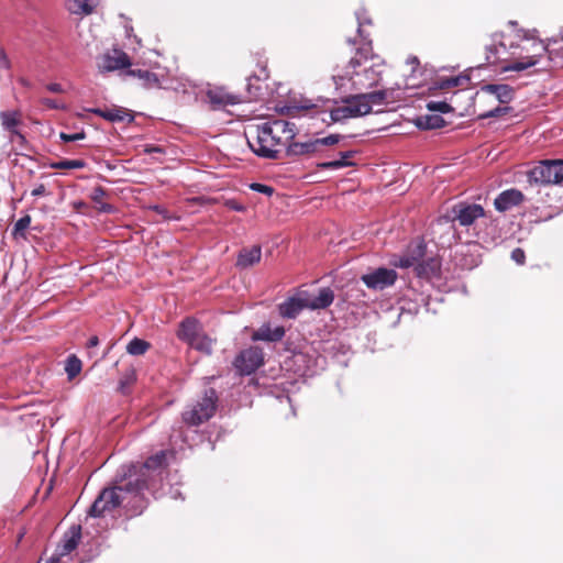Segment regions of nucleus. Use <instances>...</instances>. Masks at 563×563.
<instances>
[{"instance_id": "1", "label": "nucleus", "mask_w": 563, "mask_h": 563, "mask_svg": "<svg viewBox=\"0 0 563 563\" xmlns=\"http://www.w3.org/2000/svg\"><path fill=\"white\" fill-rule=\"evenodd\" d=\"M358 23V35L366 41L365 46L357 49L354 57L345 67L333 75V80L338 89L343 91H362L375 87L382 78L383 62L371 54V41L364 34L363 27L371 24L365 10H358L356 13Z\"/></svg>"}, {"instance_id": "2", "label": "nucleus", "mask_w": 563, "mask_h": 563, "mask_svg": "<svg viewBox=\"0 0 563 563\" xmlns=\"http://www.w3.org/2000/svg\"><path fill=\"white\" fill-rule=\"evenodd\" d=\"M164 462L165 453L159 452L148 457L146 462L139 467V470L133 465L132 468L134 470V473L139 472L140 477L134 482L130 481L124 486L104 488L91 505L89 516L103 517L121 506L125 499L124 494L133 493L137 495L141 490L148 489L151 487L150 478H152V473L161 468Z\"/></svg>"}, {"instance_id": "3", "label": "nucleus", "mask_w": 563, "mask_h": 563, "mask_svg": "<svg viewBox=\"0 0 563 563\" xmlns=\"http://www.w3.org/2000/svg\"><path fill=\"white\" fill-rule=\"evenodd\" d=\"M296 135V125L285 120H274L257 128L256 136L247 139L249 146L260 157L277 158L280 147L287 146Z\"/></svg>"}, {"instance_id": "4", "label": "nucleus", "mask_w": 563, "mask_h": 563, "mask_svg": "<svg viewBox=\"0 0 563 563\" xmlns=\"http://www.w3.org/2000/svg\"><path fill=\"white\" fill-rule=\"evenodd\" d=\"M548 52L547 45L526 31H519L510 40L512 63L503 65L504 71H521L539 63L540 57Z\"/></svg>"}, {"instance_id": "5", "label": "nucleus", "mask_w": 563, "mask_h": 563, "mask_svg": "<svg viewBox=\"0 0 563 563\" xmlns=\"http://www.w3.org/2000/svg\"><path fill=\"white\" fill-rule=\"evenodd\" d=\"M398 88H387L367 93H356L347 99L355 118L372 112L375 106H387L398 100Z\"/></svg>"}, {"instance_id": "6", "label": "nucleus", "mask_w": 563, "mask_h": 563, "mask_svg": "<svg viewBox=\"0 0 563 563\" xmlns=\"http://www.w3.org/2000/svg\"><path fill=\"white\" fill-rule=\"evenodd\" d=\"M217 400L218 396L214 389L206 390L201 400L183 412V421L188 426H199L209 420L214 415Z\"/></svg>"}, {"instance_id": "7", "label": "nucleus", "mask_w": 563, "mask_h": 563, "mask_svg": "<svg viewBox=\"0 0 563 563\" xmlns=\"http://www.w3.org/2000/svg\"><path fill=\"white\" fill-rule=\"evenodd\" d=\"M341 136L330 134L324 137L308 139L306 141L290 142L287 145L288 156H317L323 153L324 147L336 144Z\"/></svg>"}, {"instance_id": "8", "label": "nucleus", "mask_w": 563, "mask_h": 563, "mask_svg": "<svg viewBox=\"0 0 563 563\" xmlns=\"http://www.w3.org/2000/svg\"><path fill=\"white\" fill-rule=\"evenodd\" d=\"M530 184L550 185L563 183V161H543L528 172Z\"/></svg>"}, {"instance_id": "9", "label": "nucleus", "mask_w": 563, "mask_h": 563, "mask_svg": "<svg viewBox=\"0 0 563 563\" xmlns=\"http://www.w3.org/2000/svg\"><path fill=\"white\" fill-rule=\"evenodd\" d=\"M129 75L136 77L141 85L144 88H162V89H173L177 92L190 93L191 85L189 82H172L168 79L158 76L155 73H152L146 69H131L128 73Z\"/></svg>"}, {"instance_id": "10", "label": "nucleus", "mask_w": 563, "mask_h": 563, "mask_svg": "<svg viewBox=\"0 0 563 563\" xmlns=\"http://www.w3.org/2000/svg\"><path fill=\"white\" fill-rule=\"evenodd\" d=\"M427 245L423 240H416L411 242L406 253L402 255H393L389 260V264L395 268H413L416 267L418 261H420L426 255Z\"/></svg>"}, {"instance_id": "11", "label": "nucleus", "mask_w": 563, "mask_h": 563, "mask_svg": "<svg viewBox=\"0 0 563 563\" xmlns=\"http://www.w3.org/2000/svg\"><path fill=\"white\" fill-rule=\"evenodd\" d=\"M264 363L263 350L251 346L242 351L234 361V366L241 375H251Z\"/></svg>"}, {"instance_id": "12", "label": "nucleus", "mask_w": 563, "mask_h": 563, "mask_svg": "<svg viewBox=\"0 0 563 563\" xmlns=\"http://www.w3.org/2000/svg\"><path fill=\"white\" fill-rule=\"evenodd\" d=\"M510 40H504L501 34H494L492 37L493 43L487 46V60L492 64H511L512 54L510 53Z\"/></svg>"}, {"instance_id": "13", "label": "nucleus", "mask_w": 563, "mask_h": 563, "mask_svg": "<svg viewBox=\"0 0 563 563\" xmlns=\"http://www.w3.org/2000/svg\"><path fill=\"white\" fill-rule=\"evenodd\" d=\"M130 65L131 63L129 56L119 49L103 54L98 62V68L100 71H113L126 68Z\"/></svg>"}, {"instance_id": "14", "label": "nucleus", "mask_w": 563, "mask_h": 563, "mask_svg": "<svg viewBox=\"0 0 563 563\" xmlns=\"http://www.w3.org/2000/svg\"><path fill=\"white\" fill-rule=\"evenodd\" d=\"M454 219L463 227L474 223L478 218L484 217V209L476 203H459L453 208Z\"/></svg>"}, {"instance_id": "15", "label": "nucleus", "mask_w": 563, "mask_h": 563, "mask_svg": "<svg viewBox=\"0 0 563 563\" xmlns=\"http://www.w3.org/2000/svg\"><path fill=\"white\" fill-rule=\"evenodd\" d=\"M206 96L213 109L234 106L241 102L239 96L228 92L223 87H211L207 90Z\"/></svg>"}, {"instance_id": "16", "label": "nucleus", "mask_w": 563, "mask_h": 563, "mask_svg": "<svg viewBox=\"0 0 563 563\" xmlns=\"http://www.w3.org/2000/svg\"><path fill=\"white\" fill-rule=\"evenodd\" d=\"M305 308H308L306 291L297 292L278 306L280 316L288 319L296 318Z\"/></svg>"}, {"instance_id": "17", "label": "nucleus", "mask_w": 563, "mask_h": 563, "mask_svg": "<svg viewBox=\"0 0 563 563\" xmlns=\"http://www.w3.org/2000/svg\"><path fill=\"white\" fill-rule=\"evenodd\" d=\"M441 276V261L438 257H431L427 261H418L412 277L419 279H433Z\"/></svg>"}, {"instance_id": "18", "label": "nucleus", "mask_w": 563, "mask_h": 563, "mask_svg": "<svg viewBox=\"0 0 563 563\" xmlns=\"http://www.w3.org/2000/svg\"><path fill=\"white\" fill-rule=\"evenodd\" d=\"M523 200V195L518 189H507L500 192L494 201L496 210L504 212L518 206Z\"/></svg>"}, {"instance_id": "19", "label": "nucleus", "mask_w": 563, "mask_h": 563, "mask_svg": "<svg viewBox=\"0 0 563 563\" xmlns=\"http://www.w3.org/2000/svg\"><path fill=\"white\" fill-rule=\"evenodd\" d=\"M81 538V527L78 525L71 526L64 534L60 544L57 548V554L59 556L68 555L74 551Z\"/></svg>"}, {"instance_id": "20", "label": "nucleus", "mask_w": 563, "mask_h": 563, "mask_svg": "<svg viewBox=\"0 0 563 563\" xmlns=\"http://www.w3.org/2000/svg\"><path fill=\"white\" fill-rule=\"evenodd\" d=\"M91 113H95L109 122H122V121H131L133 117L130 114L128 110L121 107L113 106L111 108L100 109L92 108L89 109Z\"/></svg>"}, {"instance_id": "21", "label": "nucleus", "mask_w": 563, "mask_h": 563, "mask_svg": "<svg viewBox=\"0 0 563 563\" xmlns=\"http://www.w3.org/2000/svg\"><path fill=\"white\" fill-rule=\"evenodd\" d=\"M285 335V329L282 325L272 328L269 323L260 327L253 334V341L278 342Z\"/></svg>"}, {"instance_id": "22", "label": "nucleus", "mask_w": 563, "mask_h": 563, "mask_svg": "<svg viewBox=\"0 0 563 563\" xmlns=\"http://www.w3.org/2000/svg\"><path fill=\"white\" fill-rule=\"evenodd\" d=\"M306 298L308 302V309L318 310L329 307L334 300V294L331 288L323 287L316 296L306 292Z\"/></svg>"}, {"instance_id": "23", "label": "nucleus", "mask_w": 563, "mask_h": 563, "mask_svg": "<svg viewBox=\"0 0 563 563\" xmlns=\"http://www.w3.org/2000/svg\"><path fill=\"white\" fill-rule=\"evenodd\" d=\"M1 124L10 133L11 141L15 139L23 141V135L18 131L20 124V113L16 111H3L0 113Z\"/></svg>"}, {"instance_id": "24", "label": "nucleus", "mask_w": 563, "mask_h": 563, "mask_svg": "<svg viewBox=\"0 0 563 563\" xmlns=\"http://www.w3.org/2000/svg\"><path fill=\"white\" fill-rule=\"evenodd\" d=\"M262 257V249L260 245L244 247L240 251L236 260V266L245 269L258 263Z\"/></svg>"}, {"instance_id": "25", "label": "nucleus", "mask_w": 563, "mask_h": 563, "mask_svg": "<svg viewBox=\"0 0 563 563\" xmlns=\"http://www.w3.org/2000/svg\"><path fill=\"white\" fill-rule=\"evenodd\" d=\"M482 91L495 96L501 103H508L514 99V89L505 84L485 85L482 87Z\"/></svg>"}, {"instance_id": "26", "label": "nucleus", "mask_w": 563, "mask_h": 563, "mask_svg": "<svg viewBox=\"0 0 563 563\" xmlns=\"http://www.w3.org/2000/svg\"><path fill=\"white\" fill-rule=\"evenodd\" d=\"M200 324L197 319L188 317L181 321L179 324V329L177 331V336L179 340L190 343V341L196 338L200 332Z\"/></svg>"}, {"instance_id": "27", "label": "nucleus", "mask_w": 563, "mask_h": 563, "mask_svg": "<svg viewBox=\"0 0 563 563\" xmlns=\"http://www.w3.org/2000/svg\"><path fill=\"white\" fill-rule=\"evenodd\" d=\"M398 278H404V276H399L393 268L379 267L372 273L363 274L361 282H396Z\"/></svg>"}, {"instance_id": "28", "label": "nucleus", "mask_w": 563, "mask_h": 563, "mask_svg": "<svg viewBox=\"0 0 563 563\" xmlns=\"http://www.w3.org/2000/svg\"><path fill=\"white\" fill-rule=\"evenodd\" d=\"M98 4L99 0H67L66 2L67 10L71 14L81 16L91 14Z\"/></svg>"}, {"instance_id": "29", "label": "nucleus", "mask_w": 563, "mask_h": 563, "mask_svg": "<svg viewBox=\"0 0 563 563\" xmlns=\"http://www.w3.org/2000/svg\"><path fill=\"white\" fill-rule=\"evenodd\" d=\"M355 155L354 151H346L340 153V158L335 161L318 163L317 167L320 169H340L343 167L352 166L350 161Z\"/></svg>"}, {"instance_id": "30", "label": "nucleus", "mask_w": 563, "mask_h": 563, "mask_svg": "<svg viewBox=\"0 0 563 563\" xmlns=\"http://www.w3.org/2000/svg\"><path fill=\"white\" fill-rule=\"evenodd\" d=\"M445 121L439 114H427L418 119L417 125L421 129H440L444 126Z\"/></svg>"}, {"instance_id": "31", "label": "nucleus", "mask_w": 563, "mask_h": 563, "mask_svg": "<svg viewBox=\"0 0 563 563\" xmlns=\"http://www.w3.org/2000/svg\"><path fill=\"white\" fill-rule=\"evenodd\" d=\"M188 344L197 351L210 354L212 351L213 341L206 334L199 333Z\"/></svg>"}, {"instance_id": "32", "label": "nucleus", "mask_w": 563, "mask_h": 563, "mask_svg": "<svg viewBox=\"0 0 563 563\" xmlns=\"http://www.w3.org/2000/svg\"><path fill=\"white\" fill-rule=\"evenodd\" d=\"M331 119L335 122L343 121L350 118H355L352 112V107L350 106L347 99L343 102V104L331 110Z\"/></svg>"}, {"instance_id": "33", "label": "nucleus", "mask_w": 563, "mask_h": 563, "mask_svg": "<svg viewBox=\"0 0 563 563\" xmlns=\"http://www.w3.org/2000/svg\"><path fill=\"white\" fill-rule=\"evenodd\" d=\"M107 191L101 186H97L92 189L90 198L98 206L99 211L110 212L112 207L106 202H103V198L106 197Z\"/></svg>"}, {"instance_id": "34", "label": "nucleus", "mask_w": 563, "mask_h": 563, "mask_svg": "<svg viewBox=\"0 0 563 563\" xmlns=\"http://www.w3.org/2000/svg\"><path fill=\"white\" fill-rule=\"evenodd\" d=\"M150 346H151V344L147 341L139 339V338H134L126 345V352L130 355L139 356V355L145 354L147 352V350L150 349Z\"/></svg>"}, {"instance_id": "35", "label": "nucleus", "mask_w": 563, "mask_h": 563, "mask_svg": "<svg viewBox=\"0 0 563 563\" xmlns=\"http://www.w3.org/2000/svg\"><path fill=\"white\" fill-rule=\"evenodd\" d=\"M81 361L76 355H69L66 360L65 372L71 380L81 372Z\"/></svg>"}, {"instance_id": "36", "label": "nucleus", "mask_w": 563, "mask_h": 563, "mask_svg": "<svg viewBox=\"0 0 563 563\" xmlns=\"http://www.w3.org/2000/svg\"><path fill=\"white\" fill-rule=\"evenodd\" d=\"M470 81V78L465 75H459L445 79H440L438 82V86L440 89H446L451 87H459L467 84Z\"/></svg>"}, {"instance_id": "37", "label": "nucleus", "mask_w": 563, "mask_h": 563, "mask_svg": "<svg viewBox=\"0 0 563 563\" xmlns=\"http://www.w3.org/2000/svg\"><path fill=\"white\" fill-rule=\"evenodd\" d=\"M86 166L82 159H60L52 164L55 169H80Z\"/></svg>"}, {"instance_id": "38", "label": "nucleus", "mask_w": 563, "mask_h": 563, "mask_svg": "<svg viewBox=\"0 0 563 563\" xmlns=\"http://www.w3.org/2000/svg\"><path fill=\"white\" fill-rule=\"evenodd\" d=\"M30 223H31V217L30 216H24V217L20 218L14 223L13 234L15 236H23L24 235V231L30 227Z\"/></svg>"}, {"instance_id": "39", "label": "nucleus", "mask_w": 563, "mask_h": 563, "mask_svg": "<svg viewBox=\"0 0 563 563\" xmlns=\"http://www.w3.org/2000/svg\"><path fill=\"white\" fill-rule=\"evenodd\" d=\"M427 108L433 112L449 113L453 111V108L445 101H430L427 103Z\"/></svg>"}, {"instance_id": "40", "label": "nucleus", "mask_w": 563, "mask_h": 563, "mask_svg": "<svg viewBox=\"0 0 563 563\" xmlns=\"http://www.w3.org/2000/svg\"><path fill=\"white\" fill-rule=\"evenodd\" d=\"M41 104H43L44 107L48 108V109H60V110H64L66 107L64 103L62 102H58L54 99H51V98H42L40 100Z\"/></svg>"}, {"instance_id": "41", "label": "nucleus", "mask_w": 563, "mask_h": 563, "mask_svg": "<svg viewBox=\"0 0 563 563\" xmlns=\"http://www.w3.org/2000/svg\"><path fill=\"white\" fill-rule=\"evenodd\" d=\"M509 110H510L509 107H497V108L482 114L481 118L486 119V118L498 117V115L507 113Z\"/></svg>"}, {"instance_id": "42", "label": "nucleus", "mask_w": 563, "mask_h": 563, "mask_svg": "<svg viewBox=\"0 0 563 563\" xmlns=\"http://www.w3.org/2000/svg\"><path fill=\"white\" fill-rule=\"evenodd\" d=\"M60 139L64 142H75L85 139V132H78L74 134L60 133Z\"/></svg>"}, {"instance_id": "43", "label": "nucleus", "mask_w": 563, "mask_h": 563, "mask_svg": "<svg viewBox=\"0 0 563 563\" xmlns=\"http://www.w3.org/2000/svg\"><path fill=\"white\" fill-rule=\"evenodd\" d=\"M251 188L257 192H262L267 196H271L274 191V189L272 187L263 185V184H258V183L252 184Z\"/></svg>"}, {"instance_id": "44", "label": "nucleus", "mask_w": 563, "mask_h": 563, "mask_svg": "<svg viewBox=\"0 0 563 563\" xmlns=\"http://www.w3.org/2000/svg\"><path fill=\"white\" fill-rule=\"evenodd\" d=\"M511 258L517 263V264H523L525 263V258H526V255H525V252L522 249H515L511 251Z\"/></svg>"}, {"instance_id": "45", "label": "nucleus", "mask_w": 563, "mask_h": 563, "mask_svg": "<svg viewBox=\"0 0 563 563\" xmlns=\"http://www.w3.org/2000/svg\"><path fill=\"white\" fill-rule=\"evenodd\" d=\"M46 89L53 93H63L64 92L63 86L57 82H51V84L46 85Z\"/></svg>"}, {"instance_id": "46", "label": "nucleus", "mask_w": 563, "mask_h": 563, "mask_svg": "<svg viewBox=\"0 0 563 563\" xmlns=\"http://www.w3.org/2000/svg\"><path fill=\"white\" fill-rule=\"evenodd\" d=\"M150 208L161 214L164 219H169L168 211L163 206L155 205Z\"/></svg>"}, {"instance_id": "47", "label": "nucleus", "mask_w": 563, "mask_h": 563, "mask_svg": "<svg viewBox=\"0 0 563 563\" xmlns=\"http://www.w3.org/2000/svg\"><path fill=\"white\" fill-rule=\"evenodd\" d=\"M144 152L147 154H152V153H163L164 151L161 147L155 146V145H145Z\"/></svg>"}, {"instance_id": "48", "label": "nucleus", "mask_w": 563, "mask_h": 563, "mask_svg": "<svg viewBox=\"0 0 563 563\" xmlns=\"http://www.w3.org/2000/svg\"><path fill=\"white\" fill-rule=\"evenodd\" d=\"M45 192V187L43 185H40L37 188H34L32 190V196L36 197V196H42L44 195Z\"/></svg>"}, {"instance_id": "49", "label": "nucleus", "mask_w": 563, "mask_h": 563, "mask_svg": "<svg viewBox=\"0 0 563 563\" xmlns=\"http://www.w3.org/2000/svg\"><path fill=\"white\" fill-rule=\"evenodd\" d=\"M229 207L235 211H243L244 210V207L238 202H234V201H231L228 203Z\"/></svg>"}, {"instance_id": "50", "label": "nucleus", "mask_w": 563, "mask_h": 563, "mask_svg": "<svg viewBox=\"0 0 563 563\" xmlns=\"http://www.w3.org/2000/svg\"><path fill=\"white\" fill-rule=\"evenodd\" d=\"M388 284H376V283H373V284H367L368 287L373 288V289H377V290H383L385 288V286H387Z\"/></svg>"}, {"instance_id": "51", "label": "nucleus", "mask_w": 563, "mask_h": 563, "mask_svg": "<svg viewBox=\"0 0 563 563\" xmlns=\"http://www.w3.org/2000/svg\"><path fill=\"white\" fill-rule=\"evenodd\" d=\"M99 343L98 336H91L88 341V347H95Z\"/></svg>"}, {"instance_id": "52", "label": "nucleus", "mask_w": 563, "mask_h": 563, "mask_svg": "<svg viewBox=\"0 0 563 563\" xmlns=\"http://www.w3.org/2000/svg\"><path fill=\"white\" fill-rule=\"evenodd\" d=\"M477 264H478L477 260H473L471 264H463V266L471 269V268L475 267Z\"/></svg>"}, {"instance_id": "53", "label": "nucleus", "mask_w": 563, "mask_h": 563, "mask_svg": "<svg viewBox=\"0 0 563 563\" xmlns=\"http://www.w3.org/2000/svg\"><path fill=\"white\" fill-rule=\"evenodd\" d=\"M408 63H410V64H418V58L417 57H410L408 59Z\"/></svg>"}, {"instance_id": "54", "label": "nucleus", "mask_w": 563, "mask_h": 563, "mask_svg": "<svg viewBox=\"0 0 563 563\" xmlns=\"http://www.w3.org/2000/svg\"><path fill=\"white\" fill-rule=\"evenodd\" d=\"M58 560H55V559H51L49 560V563H56Z\"/></svg>"}, {"instance_id": "55", "label": "nucleus", "mask_w": 563, "mask_h": 563, "mask_svg": "<svg viewBox=\"0 0 563 563\" xmlns=\"http://www.w3.org/2000/svg\"><path fill=\"white\" fill-rule=\"evenodd\" d=\"M130 31H132V29H130V30H129V29H126V30H125V33H126L129 36H130Z\"/></svg>"}]
</instances>
